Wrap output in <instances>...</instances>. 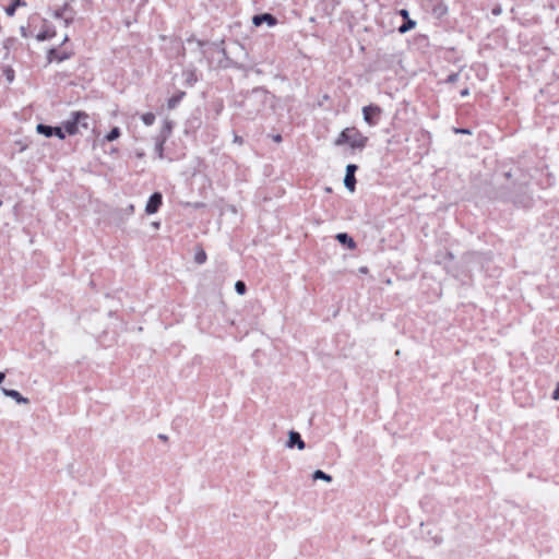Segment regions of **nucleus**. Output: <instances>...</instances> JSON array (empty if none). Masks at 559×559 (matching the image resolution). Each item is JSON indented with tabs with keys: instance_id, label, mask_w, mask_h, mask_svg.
<instances>
[{
	"instance_id": "obj_18",
	"label": "nucleus",
	"mask_w": 559,
	"mask_h": 559,
	"mask_svg": "<svg viewBox=\"0 0 559 559\" xmlns=\"http://www.w3.org/2000/svg\"><path fill=\"white\" fill-rule=\"evenodd\" d=\"M312 478L314 480H323V481H326V483H331L332 481V477L330 475L325 474L324 472L320 471V469H317L313 473Z\"/></svg>"
},
{
	"instance_id": "obj_24",
	"label": "nucleus",
	"mask_w": 559,
	"mask_h": 559,
	"mask_svg": "<svg viewBox=\"0 0 559 559\" xmlns=\"http://www.w3.org/2000/svg\"><path fill=\"white\" fill-rule=\"evenodd\" d=\"M20 33L23 38H29L32 36L31 32L25 26L20 27Z\"/></svg>"
},
{
	"instance_id": "obj_8",
	"label": "nucleus",
	"mask_w": 559,
	"mask_h": 559,
	"mask_svg": "<svg viewBox=\"0 0 559 559\" xmlns=\"http://www.w3.org/2000/svg\"><path fill=\"white\" fill-rule=\"evenodd\" d=\"M252 23L254 26H260L263 23H266L269 26H274L276 24V19L269 13H264L260 15H254L252 17Z\"/></svg>"
},
{
	"instance_id": "obj_27",
	"label": "nucleus",
	"mask_w": 559,
	"mask_h": 559,
	"mask_svg": "<svg viewBox=\"0 0 559 559\" xmlns=\"http://www.w3.org/2000/svg\"><path fill=\"white\" fill-rule=\"evenodd\" d=\"M5 73H7L8 81L11 82L13 80V71L9 69L5 71Z\"/></svg>"
},
{
	"instance_id": "obj_25",
	"label": "nucleus",
	"mask_w": 559,
	"mask_h": 559,
	"mask_svg": "<svg viewBox=\"0 0 559 559\" xmlns=\"http://www.w3.org/2000/svg\"><path fill=\"white\" fill-rule=\"evenodd\" d=\"M551 399L554 401H559V382L556 384V388L552 391Z\"/></svg>"
},
{
	"instance_id": "obj_26",
	"label": "nucleus",
	"mask_w": 559,
	"mask_h": 559,
	"mask_svg": "<svg viewBox=\"0 0 559 559\" xmlns=\"http://www.w3.org/2000/svg\"><path fill=\"white\" fill-rule=\"evenodd\" d=\"M454 132L455 133H461V134H471V131L468 129H459V128H455L454 129Z\"/></svg>"
},
{
	"instance_id": "obj_1",
	"label": "nucleus",
	"mask_w": 559,
	"mask_h": 559,
	"mask_svg": "<svg viewBox=\"0 0 559 559\" xmlns=\"http://www.w3.org/2000/svg\"><path fill=\"white\" fill-rule=\"evenodd\" d=\"M90 116L84 111H73L69 118L63 121V128L70 135L78 134L81 129L88 128Z\"/></svg>"
},
{
	"instance_id": "obj_2",
	"label": "nucleus",
	"mask_w": 559,
	"mask_h": 559,
	"mask_svg": "<svg viewBox=\"0 0 559 559\" xmlns=\"http://www.w3.org/2000/svg\"><path fill=\"white\" fill-rule=\"evenodd\" d=\"M173 130V123L168 119H165L163 126L159 130V133L155 138V146L154 151L156 153L157 158L162 159L164 157V144L168 136L170 135Z\"/></svg>"
},
{
	"instance_id": "obj_39",
	"label": "nucleus",
	"mask_w": 559,
	"mask_h": 559,
	"mask_svg": "<svg viewBox=\"0 0 559 559\" xmlns=\"http://www.w3.org/2000/svg\"><path fill=\"white\" fill-rule=\"evenodd\" d=\"M2 205V202L0 201V206Z\"/></svg>"
},
{
	"instance_id": "obj_12",
	"label": "nucleus",
	"mask_w": 559,
	"mask_h": 559,
	"mask_svg": "<svg viewBox=\"0 0 559 559\" xmlns=\"http://www.w3.org/2000/svg\"><path fill=\"white\" fill-rule=\"evenodd\" d=\"M336 239L340 243L345 245L348 249L354 250L356 248V242L354 239L348 236L346 233H340L336 235Z\"/></svg>"
},
{
	"instance_id": "obj_19",
	"label": "nucleus",
	"mask_w": 559,
	"mask_h": 559,
	"mask_svg": "<svg viewBox=\"0 0 559 559\" xmlns=\"http://www.w3.org/2000/svg\"><path fill=\"white\" fill-rule=\"evenodd\" d=\"M120 136V129L118 127H114L108 134L105 135L104 140L108 142H112Z\"/></svg>"
},
{
	"instance_id": "obj_37",
	"label": "nucleus",
	"mask_w": 559,
	"mask_h": 559,
	"mask_svg": "<svg viewBox=\"0 0 559 559\" xmlns=\"http://www.w3.org/2000/svg\"><path fill=\"white\" fill-rule=\"evenodd\" d=\"M493 13L499 14L500 10H493Z\"/></svg>"
},
{
	"instance_id": "obj_35",
	"label": "nucleus",
	"mask_w": 559,
	"mask_h": 559,
	"mask_svg": "<svg viewBox=\"0 0 559 559\" xmlns=\"http://www.w3.org/2000/svg\"><path fill=\"white\" fill-rule=\"evenodd\" d=\"M154 228H159V223L158 222H155L152 224Z\"/></svg>"
},
{
	"instance_id": "obj_5",
	"label": "nucleus",
	"mask_w": 559,
	"mask_h": 559,
	"mask_svg": "<svg viewBox=\"0 0 559 559\" xmlns=\"http://www.w3.org/2000/svg\"><path fill=\"white\" fill-rule=\"evenodd\" d=\"M295 447L299 451H302L306 448V444H305L304 440L301 439L300 433L297 432V431L292 430L288 433V440L286 442V448L293 449Z\"/></svg>"
},
{
	"instance_id": "obj_31",
	"label": "nucleus",
	"mask_w": 559,
	"mask_h": 559,
	"mask_svg": "<svg viewBox=\"0 0 559 559\" xmlns=\"http://www.w3.org/2000/svg\"><path fill=\"white\" fill-rule=\"evenodd\" d=\"M456 76H457L456 74L450 75L449 81L454 82L456 80Z\"/></svg>"
},
{
	"instance_id": "obj_4",
	"label": "nucleus",
	"mask_w": 559,
	"mask_h": 559,
	"mask_svg": "<svg viewBox=\"0 0 559 559\" xmlns=\"http://www.w3.org/2000/svg\"><path fill=\"white\" fill-rule=\"evenodd\" d=\"M162 200L163 197L159 192L153 193L145 205L146 214L151 215L156 213L162 205Z\"/></svg>"
},
{
	"instance_id": "obj_13",
	"label": "nucleus",
	"mask_w": 559,
	"mask_h": 559,
	"mask_svg": "<svg viewBox=\"0 0 559 559\" xmlns=\"http://www.w3.org/2000/svg\"><path fill=\"white\" fill-rule=\"evenodd\" d=\"M36 131L37 133L43 134L46 138H50L53 135V127L50 126L39 123L36 126Z\"/></svg>"
},
{
	"instance_id": "obj_6",
	"label": "nucleus",
	"mask_w": 559,
	"mask_h": 559,
	"mask_svg": "<svg viewBox=\"0 0 559 559\" xmlns=\"http://www.w3.org/2000/svg\"><path fill=\"white\" fill-rule=\"evenodd\" d=\"M357 169V166L354 164H349L346 166V174L344 178V186L353 192L355 190V171Z\"/></svg>"
},
{
	"instance_id": "obj_17",
	"label": "nucleus",
	"mask_w": 559,
	"mask_h": 559,
	"mask_svg": "<svg viewBox=\"0 0 559 559\" xmlns=\"http://www.w3.org/2000/svg\"><path fill=\"white\" fill-rule=\"evenodd\" d=\"M183 96L185 93L181 92L178 95L170 97L167 102L168 109H174L180 103Z\"/></svg>"
},
{
	"instance_id": "obj_23",
	"label": "nucleus",
	"mask_w": 559,
	"mask_h": 559,
	"mask_svg": "<svg viewBox=\"0 0 559 559\" xmlns=\"http://www.w3.org/2000/svg\"><path fill=\"white\" fill-rule=\"evenodd\" d=\"M53 135H56L57 138H59L60 140H63L64 139V132L62 131L61 128L59 127H55L53 128Z\"/></svg>"
},
{
	"instance_id": "obj_20",
	"label": "nucleus",
	"mask_w": 559,
	"mask_h": 559,
	"mask_svg": "<svg viewBox=\"0 0 559 559\" xmlns=\"http://www.w3.org/2000/svg\"><path fill=\"white\" fill-rule=\"evenodd\" d=\"M415 26H416V22H415V21H413V20H407V22H406V23H404L403 25H401V26L399 27V32H400L401 34H405L406 32H408V31L413 29Z\"/></svg>"
},
{
	"instance_id": "obj_16",
	"label": "nucleus",
	"mask_w": 559,
	"mask_h": 559,
	"mask_svg": "<svg viewBox=\"0 0 559 559\" xmlns=\"http://www.w3.org/2000/svg\"><path fill=\"white\" fill-rule=\"evenodd\" d=\"M349 132H350V128H346L344 129L340 135L337 136V139L335 140V145H342L344 143H348V140H349Z\"/></svg>"
},
{
	"instance_id": "obj_3",
	"label": "nucleus",
	"mask_w": 559,
	"mask_h": 559,
	"mask_svg": "<svg viewBox=\"0 0 559 559\" xmlns=\"http://www.w3.org/2000/svg\"><path fill=\"white\" fill-rule=\"evenodd\" d=\"M367 136L355 128H350L348 144L352 148H362L367 143Z\"/></svg>"
},
{
	"instance_id": "obj_29",
	"label": "nucleus",
	"mask_w": 559,
	"mask_h": 559,
	"mask_svg": "<svg viewBox=\"0 0 559 559\" xmlns=\"http://www.w3.org/2000/svg\"><path fill=\"white\" fill-rule=\"evenodd\" d=\"M136 157L138 158H143L144 157V152L143 151H138L136 152Z\"/></svg>"
},
{
	"instance_id": "obj_7",
	"label": "nucleus",
	"mask_w": 559,
	"mask_h": 559,
	"mask_svg": "<svg viewBox=\"0 0 559 559\" xmlns=\"http://www.w3.org/2000/svg\"><path fill=\"white\" fill-rule=\"evenodd\" d=\"M380 112H381V109L378 106H373V105L365 106L362 108V116H364L365 122L368 126H374L376 122L373 121L372 117L380 115Z\"/></svg>"
},
{
	"instance_id": "obj_34",
	"label": "nucleus",
	"mask_w": 559,
	"mask_h": 559,
	"mask_svg": "<svg viewBox=\"0 0 559 559\" xmlns=\"http://www.w3.org/2000/svg\"><path fill=\"white\" fill-rule=\"evenodd\" d=\"M133 210H134V206H133L132 204H130V205H129V207H128V211H129L130 213H132V212H133Z\"/></svg>"
},
{
	"instance_id": "obj_21",
	"label": "nucleus",
	"mask_w": 559,
	"mask_h": 559,
	"mask_svg": "<svg viewBox=\"0 0 559 559\" xmlns=\"http://www.w3.org/2000/svg\"><path fill=\"white\" fill-rule=\"evenodd\" d=\"M194 260L197 263L199 264H202L205 262L206 260V253L204 252L203 249H198L195 254H194Z\"/></svg>"
},
{
	"instance_id": "obj_14",
	"label": "nucleus",
	"mask_w": 559,
	"mask_h": 559,
	"mask_svg": "<svg viewBox=\"0 0 559 559\" xmlns=\"http://www.w3.org/2000/svg\"><path fill=\"white\" fill-rule=\"evenodd\" d=\"M17 7H25V2L23 0H13L12 4L5 8V13L9 16H13Z\"/></svg>"
},
{
	"instance_id": "obj_33",
	"label": "nucleus",
	"mask_w": 559,
	"mask_h": 559,
	"mask_svg": "<svg viewBox=\"0 0 559 559\" xmlns=\"http://www.w3.org/2000/svg\"><path fill=\"white\" fill-rule=\"evenodd\" d=\"M359 272H360L361 274H367V269H366V267H361V269L359 270Z\"/></svg>"
},
{
	"instance_id": "obj_32",
	"label": "nucleus",
	"mask_w": 559,
	"mask_h": 559,
	"mask_svg": "<svg viewBox=\"0 0 559 559\" xmlns=\"http://www.w3.org/2000/svg\"><path fill=\"white\" fill-rule=\"evenodd\" d=\"M69 40V36L68 34H64L63 38H62V44L67 43Z\"/></svg>"
},
{
	"instance_id": "obj_9",
	"label": "nucleus",
	"mask_w": 559,
	"mask_h": 559,
	"mask_svg": "<svg viewBox=\"0 0 559 559\" xmlns=\"http://www.w3.org/2000/svg\"><path fill=\"white\" fill-rule=\"evenodd\" d=\"M1 392L3 395L14 400L17 404H28L29 403L28 399L21 395V393L16 390L1 388Z\"/></svg>"
},
{
	"instance_id": "obj_15",
	"label": "nucleus",
	"mask_w": 559,
	"mask_h": 559,
	"mask_svg": "<svg viewBox=\"0 0 559 559\" xmlns=\"http://www.w3.org/2000/svg\"><path fill=\"white\" fill-rule=\"evenodd\" d=\"M140 119L146 127H150L154 124L156 116L153 112H144L140 116Z\"/></svg>"
},
{
	"instance_id": "obj_30",
	"label": "nucleus",
	"mask_w": 559,
	"mask_h": 559,
	"mask_svg": "<svg viewBox=\"0 0 559 559\" xmlns=\"http://www.w3.org/2000/svg\"><path fill=\"white\" fill-rule=\"evenodd\" d=\"M461 95L464 97L466 95H468V90L467 88H464L461 91Z\"/></svg>"
},
{
	"instance_id": "obj_11",
	"label": "nucleus",
	"mask_w": 559,
	"mask_h": 559,
	"mask_svg": "<svg viewBox=\"0 0 559 559\" xmlns=\"http://www.w3.org/2000/svg\"><path fill=\"white\" fill-rule=\"evenodd\" d=\"M71 52H59L57 49H50L47 55V59L49 62H62L63 60L70 58Z\"/></svg>"
},
{
	"instance_id": "obj_28",
	"label": "nucleus",
	"mask_w": 559,
	"mask_h": 559,
	"mask_svg": "<svg viewBox=\"0 0 559 559\" xmlns=\"http://www.w3.org/2000/svg\"><path fill=\"white\" fill-rule=\"evenodd\" d=\"M400 14H401L404 19L409 20V19H408L409 13H408V11H407V10H405V9L401 10V11H400Z\"/></svg>"
},
{
	"instance_id": "obj_38",
	"label": "nucleus",
	"mask_w": 559,
	"mask_h": 559,
	"mask_svg": "<svg viewBox=\"0 0 559 559\" xmlns=\"http://www.w3.org/2000/svg\"><path fill=\"white\" fill-rule=\"evenodd\" d=\"M56 17H60V14L58 12L55 13Z\"/></svg>"
},
{
	"instance_id": "obj_22",
	"label": "nucleus",
	"mask_w": 559,
	"mask_h": 559,
	"mask_svg": "<svg viewBox=\"0 0 559 559\" xmlns=\"http://www.w3.org/2000/svg\"><path fill=\"white\" fill-rule=\"evenodd\" d=\"M235 290L238 295H243L246 293V285L245 282H236L235 283Z\"/></svg>"
},
{
	"instance_id": "obj_36",
	"label": "nucleus",
	"mask_w": 559,
	"mask_h": 559,
	"mask_svg": "<svg viewBox=\"0 0 559 559\" xmlns=\"http://www.w3.org/2000/svg\"><path fill=\"white\" fill-rule=\"evenodd\" d=\"M274 140L278 142V141H281V136H280V135H276V136L274 138Z\"/></svg>"
},
{
	"instance_id": "obj_10",
	"label": "nucleus",
	"mask_w": 559,
	"mask_h": 559,
	"mask_svg": "<svg viewBox=\"0 0 559 559\" xmlns=\"http://www.w3.org/2000/svg\"><path fill=\"white\" fill-rule=\"evenodd\" d=\"M56 36V31L46 22L44 24V29L36 34L35 38L38 41H45Z\"/></svg>"
}]
</instances>
